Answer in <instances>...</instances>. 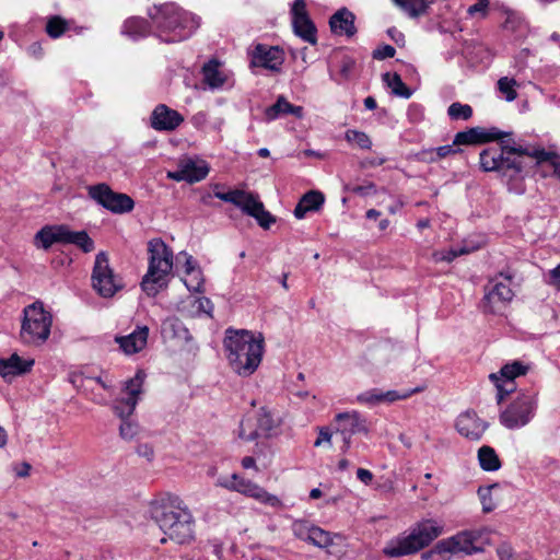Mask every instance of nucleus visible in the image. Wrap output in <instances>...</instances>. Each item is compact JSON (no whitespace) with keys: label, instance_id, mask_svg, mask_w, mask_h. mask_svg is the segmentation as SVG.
Segmentation results:
<instances>
[{"label":"nucleus","instance_id":"obj_1","mask_svg":"<svg viewBox=\"0 0 560 560\" xmlns=\"http://www.w3.org/2000/svg\"><path fill=\"white\" fill-rule=\"evenodd\" d=\"M150 514L167 539L178 544H190L195 539V520L188 506L173 492H160L150 503Z\"/></svg>","mask_w":560,"mask_h":560},{"label":"nucleus","instance_id":"obj_2","mask_svg":"<svg viewBox=\"0 0 560 560\" xmlns=\"http://www.w3.org/2000/svg\"><path fill=\"white\" fill-rule=\"evenodd\" d=\"M223 347L231 369L240 376L253 375L261 363L265 339L246 329L228 328Z\"/></svg>","mask_w":560,"mask_h":560},{"label":"nucleus","instance_id":"obj_3","mask_svg":"<svg viewBox=\"0 0 560 560\" xmlns=\"http://www.w3.org/2000/svg\"><path fill=\"white\" fill-rule=\"evenodd\" d=\"M148 15L155 35L165 43H178L188 39L200 26V18L175 2L154 4Z\"/></svg>","mask_w":560,"mask_h":560},{"label":"nucleus","instance_id":"obj_4","mask_svg":"<svg viewBox=\"0 0 560 560\" xmlns=\"http://www.w3.org/2000/svg\"><path fill=\"white\" fill-rule=\"evenodd\" d=\"M528 153V147L502 140L499 145L489 147L480 152V166L485 172H497L502 177L516 179L525 172V158Z\"/></svg>","mask_w":560,"mask_h":560},{"label":"nucleus","instance_id":"obj_5","mask_svg":"<svg viewBox=\"0 0 560 560\" xmlns=\"http://www.w3.org/2000/svg\"><path fill=\"white\" fill-rule=\"evenodd\" d=\"M149 267L141 288L149 296H155L166 285V277L173 269V250L161 238L148 243Z\"/></svg>","mask_w":560,"mask_h":560},{"label":"nucleus","instance_id":"obj_6","mask_svg":"<svg viewBox=\"0 0 560 560\" xmlns=\"http://www.w3.org/2000/svg\"><path fill=\"white\" fill-rule=\"evenodd\" d=\"M443 533V527L433 520L417 523L406 536L390 540L383 552L390 558L412 555L429 546Z\"/></svg>","mask_w":560,"mask_h":560},{"label":"nucleus","instance_id":"obj_7","mask_svg":"<svg viewBox=\"0 0 560 560\" xmlns=\"http://www.w3.org/2000/svg\"><path fill=\"white\" fill-rule=\"evenodd\" d=\"M487 529L463 530L456 535L439 540L434 547L422 553L424 560H447V555H472L482 551L479 540L487 535Z\"/></svg>","mask_w":560,"mask_h":560},{"label":"nucleus","instance_id":"obj_8","mask_svg":"<svg viewBox=\"0 0 560 560\" xmlns=\"http://www.w3.org/2000/svg\"><path fill=\"white\" fill-rule=\"evenodd\" d=\"M51 325V314L36 301L23 310L20 338L24 345L40 346L49 338Z\"/></svg>","mask_w":560,"mask_h":560},{"label":"nucleus","instance_id":"obj_9","mask_svg":"<svg viewBox=\"0 0 560 560\" xmlns=\"http://www.w3.org/2000/svg\"><path fill=\"white\" fill-rule=\"evenodd\" d=\"M144 377V372L138 371L132 378L128 380L124 387L126 397L116 401L113 407L114 412L121 419L119 435L124 440H132L138 433V423L129 420V417L133 413L139 395L142 393Z\"/></svg>","mask_w":560,"mask_h":560},{"label":"nucleus","instance_id":"obj_10","mask_svg":"<svg viewBox=\"0 0 560 560\" xmlns=\"http://www.w3.org/2000/svg\"><path fill=\"white\" fill-rule=\"evenodd\" d=\"M220 187L219 184L214 185L215 198L236 206L244 213L253 217L262 229L268 230L276 222V217L265 209L256 195L241 189L224 192L219 190Z\"/></svg>","mask_w":560,"mask_h":560},{"label":"nucleus","instance_id":"obj_11","mask_svg":"<svg viewBox=\"0 0 560 560\" xmlns=\"http://www.w3.org/2000/svg\"><path fill=\"white\" fill-rule=\"evenodd\" d=\"M279 427L280 419L267 407H261L255 419L247 417L241 421L238 436L248 442L258 438L268 439L277 434Z\"/></svg>","mask_w":560,"mask_h":560},{"label":"nucleus","instance_id":"obj_12","mask_svg":"<svg viewBox=\"0 0 560 560\" xmlns=\"http://www.w3.org/2000/svg\"><path fill=\"white\" fill-rule=\"evenodd\" d=\"M92 287L102 298H112L124 288L121 279L109 266L108 255L100 252L95 256L92 271Z\"/></svg>","mask_w":560,"mask_h":560},{"label":"nucleus","instance_id":"obj_13","mask_svg":"<svg viewBox=\"0 0 560 560\" xmlns=\"http://www.w3.org/2000/svg\"><path fill=\"white\" fill-rule=\"evenodd\" d=\"M537 409V399L534 395H518L500 413V422L508 429L514 430L525 427L534 418Z\"/></svg>","mask_w":560,"mask_h":560},{"label":"nucleus","instance_id":"obj_14","mask_svg":"<svg viewBox=\"0 0 560 560\" xmlns=\"http://www.w3.org/2000/svg\"><path fill=\"white\" fill-rule=\"evenodd\" d=\"M88 194L91 199L113 213H128L135 208V201L130 196L114 191L105 183L89 186Z\"/></svg>","mask_w":560,"mask_h":560},{"label":"nucleus","instance_id":"obj_15","mask_svg":"<svg viewBox=\"0 0 560 560\" xmlns=\"http://www.w3.org/2000/svg\"><path fill=\"white\" fill-rule=\"evenodd\" d=\"M292 532L296 538L318 548L327 549L329 553H332L329 548L335 545L334 540L341 539L340 535H331L329 532L324 530L306 520L295 521L292 524Z\"/></svg>","mask_w":560,"mask_h":560},{"label":"nucleus","instance_id":"obj_16","mask_svg":"<svg viewBox=\"0 0 560 560\" xmlns=\"http://www.w3.org/2000/svg\"><path fill=\"white\" fill-rule=\"evenodd\" d=\"M291 16L294 34L304 42L315 45L317 43V28L306 11L305 0H294Z\"/></svg>","mask_w":560,"mask_h":560},{"label":"nucleus","instance_id":"obj_17","mask_svg":"<svg viewBox=\"0 0 560 560\" xmlns=\"http://www.w3.org/2000/svg\"><path fill=\"white\" fill-rule=\"evenodd\" d=\"M528 368L522 362L514 361L508 363L500 370V376L495 373L489 375L498 389L497 400L501 404L506 395L513 392V380L517 376L526 374Z\"/></svg>","mask_w":560,"mask_h":560},{"label":"nucleus","instance_id":"obj_18","mask_svg":"<svg viewBox=\"0 0 560 560\" xmlns=\"http://www.w3.org/2000/svg\"><path fill=\"white\" fill-rule=\"evenodd\" d=\"M500 277L504 278L508 283L502 281H495L485 295V311L489 313L500 312V306L511 302L514 292L510 288V282L513 279V275L509 271L500 272Z\"/></svg>","mask_w":560,"mask_h":560},{"label":"nucleus","instance_id":"obj_19","mask_svg":"<svg viewBox=\"0 0 560 560\" xmlns=\"http://www.w3.org/2000/svg\"><path fill=\"white\" fill-rule=\"evenodd\" d=\"M253 67L279 72L284 61L283 51L278 46L257 44L250 52Z\"/></svg>","mask_w":560,"mask_h":560},{"label":"nucleus","instance_id":"obj_20","mask_svg":"<svg viewBox=\"0 0 560 560\" xmlns=\"http://www.w3.org/2000/svg\"><path fill=\"white\" fill-rule=\"evenodd\" d=\"M335 421L337 432L342 435L345 447L350 446V440L353 434L368 433L366 420L358 412H340L336 415Z\"/></svg>","mask_w":560,"mask_h":560},{"label":"nucleus","instance_id":"obj_21","mask_svg":"<svg viewBox=\"0 0 560 560\" xmlns=\"http://www.w3.org/2000/svg\"><path fill=\"white\" fill-rule=\"evenodd\" d=\"M510 135L511 133L503 132L498 128H490L488 131H485L480 127H472L457 132L454 137V145L459 148L460 145L480 144L488 141L501 140Z\"/></svg>","mask_w":560,"mask_h":560},{"label":"nucleus","instance_id":"obj_22","mask_svg":"<svg viewBox=\"0 0 560 560\" xmlns=\"http://www.w3.org/2000/svg\"><path fill=\"white\" fill-rule=\"evenodd\" d=\"M455 427L462 436L470 441H479L488 429V423L474 410H467L457 417Z\"/></svg>","mask_w":560,"mask_h":560},{"label":"nucleus","instance_id":"obj_23","mask_svg":"<svg viewBox=\"0 0 560 560\" xmlns=\"http://www.w3.org/2000/svg\"><path fill=\"white\" fill-rule=\"evenodd\" d=\"M183 121V115L165 104L156 105L150 116V125L156 131H173Z\"/></svg>","mask_w":560,"mask_h":560},{"label":"nucleus","instance_id":"obj_24","mask_svg":"<svg viewBox=\"0 0 560 560\" xmlns=\"http://www.w3.org/2000/svg\"><path fill=\"white\" fill-rule=\"evenodd\" d=\"M355 15L347 8L336 11L329 19L330 31L336 35L352 37L357 33Z\"/></svg>","mask_w":560,"mask_h":560},{"label":"nucleus","instance_id":"obj_25","mask_svg":"<svg viewBox=\"0 0 560 560\" xmlns=\"http://www.w3.org/2000/svg\"><path fill=\"white\" fill-rule=\"evenodd\" d=\"M161 335L164 340H175L179 343H188L192 340L189 329L175 316L167 317L162 322Z\"/></svg>","mask_w":560,"mask_h":560},{"label":"nucleus","instance_id":"obj_26","mask_svg":"<svg viewBox=\"0 0 560 560\" xmlns=\"http://www.w3.org/2000/svg\"><path fill=\"white\" fill-rule=\"evenodd\" d=\"M149 328L147 326H138L131 334L116 337L115 340L124 353L135 354L147 346Z\"/></svg>","mask_w":560,"mask_h":560},{"label":"nucleus","instance_id":"obj_27","mask_svg":"<svg viewBox=\"0 0 560 560\" xmlns=\"http://www.w3.org/2000/svg\"><path fill=\"white\" fill-rule=\"evenodd\" d=\"M527 158L536 160V164L541 168L545 176L551 175L560 179V155L547 152L544 149L529 148Z\"/></svg>","mask_w":560,"mask_h":560},{"label":"nucleus","instance_id":"obj_28","mask_svg":"<svg viewBox=\"0 0 560 560\" xmlns=\"http://www.w3.org/2000/svg\"><path fill=\"white\" fill-rule=\"evenodd\" d=\"M33 364V360H23L13 353L9 359H0V375L4 380H10L31 371Z\"/></svg>","mask_w":560,"mask_h":560},{"label":"nucleus","instance_id":"obj_29","mask_svg":"<svg viewBox=\"0 0 560 560\" xmlns=\"http://www.w3.org/2000/svg\"><path fill=\"white\" fill-rule=\"evenodd\" d=\"M68 226L46 225L42 228L35 235V240L40 242L44 249L50 248L55 243L66 244Z\"/></svg>","mask_w":560,"mask_h":560},{"label":"nucleus","instance_id":"obj_30","mask_svg":"<svg viewBox=\"0 0 560 560\" xmlns=\"http://www.w3.org/2000/svg\"><path fill=\"white\" fill-rule=\"evenodd\" d=\"M325 202V196L318 190H310L302 196L294 208V217L303 219L307 212L318 211Z\"/></svg>","mask_w":560,"mask_h":560},{"label":"nucleus","instance_id":"obj_31","mask_svg":"<svg viewBox=\"0 0 560 560\" xmlns=\"http://www.w3.org/2000/svg\"><path fill=\"white\" fill-rule=\"evenodd\" d=\"M289 114L295 116L296 118H302L304 115V109L302 106H296L288 102L283 95H280L277 98V102L273 105L267 107L265 110V117L269 121L277 119L280 115Z\"/></svg>","mask_w":560,"mask_h":560},{"label":"nucleus","instance_id":"obj_32","mask_svg":"<svg viewBox=\"0 0 560 560\" xmlns=\"http://www.w3.org/2000/svg\"><path fill=\"white\" fill-rule=\"evenodd\" d=\"M393 2L410 19H418L430 12L434 0H393Z\"/></svg>","mask_w":560,"mask_h":560},{"label":"nucleus","instance_id":"obj_33","mask_svg":"<svg viewBox=\"0 0 560 560\" xmlns=\"http://www.w3.org/2000/svg\"><path fill=\"white\" fill-rule=\"evenodd\" d=\"M122 33L131 39L137 40L149 35L150 26L144 19L131 18L124 23Z\"/></svg>","mask_w":560,"mask_h":560},{"label":"nucleus","instance_id":"obj_34","mask_svg":"<svg viewBox=\"0 0 560 560\" xmlns=\"http://www.w3.org/2000/svg\"><path fill=\"white\" fill-rule=\"evenodd\" d=\"M184 170L187 171L189 177L187 178V183H197L206 178L209 173V166L206 162H196L189 158L180 161Z\"/></svg>","mask_w":560,"mask_h":560},{"label":"nucleus","instance_id":"obj_35","mask_svg":"<svg viewBox=\"0 0 560 560\" xmlns=\"http://www.w3.org/2000/svg\"><path fill=\"white\" fill-rule=\"evenodd\" d=\"M478 460L480 467L486 471H495L501 466V462L495 451L488 445H483L478 450Z\"/></svg>","mask_w":560,"mask_h":560},{"label":"nucleus","instance_id":"obj_36","mask_svg":"<svg viewBox=\"0 0 560 560\" xmlns=\"http://www.w3.org/2000/svg\"><path fill=\"white\" fill-rule=\"evenodd\" d=\"M66 244H73L82 249L83 253H91L94 250V241L89 236L85 231H71L68 228Z\"/></svg>","mask_w":560,"mask_h":560},{"label":"nucleus","instance_id":"obj_37","mask_svg":"<svg viewBox=\"0 0 560 560\" xmlns=\"http://www.w3.org/2000/svg\"><path fill=\"white\" fill-rule=\"evenodd\" d=\"M218 67L217 61H209L202 68L203 80L211 89H219L225 82V77L219 71Z\"/></svg>","mask_w":560,"mask_h":560},{"label":"nucleus","instance_id":"obj_38","mask_svg":"<svg viewBox=\"0 0 560 560\" xmlns=\"http://www.w3.org/2000/svg\"><path fill=\"white\" fill-rule=\"evenodd\" d=\"M383 81L392 89L393 94L396 96L409 98L412 94L398 73L390 74L386 72L383 74Z\"/></svg>","mask_w":560,"mask_h":560},{"label":"nucleus","instance_id":"obj_39","mask_svg":"<svg viewBox=\"0 0 560 560\" xmlns=\"http://www.w3.org/2000/svg\"><path fill=\"white\" fill-rule=\"evenodd\" d=\"M68 22L60 15H52L47 20L45 31L50 38H59L68 31Z\"/></svg>","mask_w":560,"mask_h":560},{"label":"nucleus","instance_id":"obj_40","mask_svg":"<svg viewBox=\"0 0 560 560\" xmlns=\"http://www.w3.org/2000/svg\"><path fill=\"white\" fill-rule=\"evenodd\" d=\"M447 115L452 120H468L472 116V108L468 104L454 102L448 106Z\"/></svg>","mask_w":560,"mask_h":560},{"label":"nucleus","instance_id":"obj_41","mask_svg":"<svg viewBox=\"0 0 560 560\" xmlns=\"http://www.w3.org/2000/svg\"><path fill=\"white\" fill-rule=\"evenodd\" d=\"M245 494L249 493L254 500L258 503L265 505L266 508H270L273 511H277L282 508V501L275 494L270 492H244Z\"/></svg>","mask_w":560,"mask_h":560},{"label":"nucleus","instance_id":"obj_42","mask_svg":"<svg viewBox=\"0 0 560 560\" xmlns=\"http://www.w3.org/2000/svg\"><path fill=\"white\" fill-rule=\"evenodd\" d=\"M345 138L348 142L355 143L361 149H370L372 145L370 137L363 131L349 129L346 131Z\"/></svg>","mask_w":560,"mask_h":560},{"label":"nucleus","instance_id":"obj_43","mask_svg":"<svg viewBox=\"0 0 560 560\" xmlns=\"http://www.w3.org/2000/svg\"><path fill=\"white\" fill-rule=\"evenodd\" d=\"M516 85L517 82L508 77H502L498 81V89L502 94H504L508 102H512L517 97V93L515 91Z\"/></svg>","mask_w":560,"mask_h":560},{"label":"nucleus","instance_id":"obj_44","mask_svg":"<svg viewBox=\"0 0 560 560\" xmlns=\"http://www.w3.org/2000/svg\"><path fill=\"white\" fill-rule=\"evenodd\" d=\"M480 494V502L482 504V511L490 513L497 508L501 506V500L499 492H478Z\"/></svg>","mask_w":560,"mask_h":560},{"label":"nucleus","instance_id":"obj_45","mask_svg":"<svg viewBox=\"0 0 560 560\" xmlns=\"http://www.w3.org/2000/svg\"><path fill=\"white\" fill-rule=\"evenodd\" d=\"M419 388H413L410 390L397 392V390H388L386 393L381 392V401L393 402L399 399H406L410 397L412 394L418 393Z\"/></svg>","mask_w":560,"mask_h":560},{"label":"nucleus","instance_id":"obj_46","mask_svg":"<svg viewBox=\"0 0 560 560\" xmlns=\"http://www.w3.org/2000/svg\"><path fill=\"white\" fill-rule=\"evenodd\" d=\"M395 54H396V49L393 46L382 45L373 51L372 56L374 59L384 60L387 58H393L395 56Z\"/></svg>","mask_w":560,"mask_h":560},{"label":"nucleus","instance_id":"obj_47","mask_svg":"<svg viewBox=\"0 0 560 560\" xmlns=\"http://www.w3.org/2000/svg\"><path fill=\"white\" fill-rule=\"evenodd\" d=\"M467 250L465 248H460L459 250H448L447 253H435L434 259L435 261H446L451 262L459 255L466 254Z\"/></svg>","mask_w":560,"mask_h":560},{"label":"nucleus","instance_id":"obj_48","mask_svg":"<svg viewBox=\"0 0 560 560\" xmlns=\"http://www.w3.org/2000/svg\"><path fill=\"white\" fill-rule=\"evenodd\" d=\"M191 279L185 280V285L190 292H200L202 288V279L200 277V271L197 270L195 273L190 275Z\"/></svg>","mask_w":560,"mask_h":560},{"label":"nucleus","instance_id":"obj_49","mask_svg":"<svg viewBox=\"0 0 560 560\" xmlns=\"http://www.w3.org/2000/svg\"><path fill=\"white\" fill-rule=\"evenodd\" d=\"M357 399L360 402L376 404L381 401V392L377 389L365 392L360 394Z\"/></svg>","mask_w":560,"mask_h":560},{"label":"nucleus","instance_id":"obj_50","mask_svg":"<svg viewBox=\"0 0 560 560\" xmlns=\"http://www.w3.org/2000/svg\"><path fill=\"white\" fill-rule=\"evenodd\" d=\"M436 155L439 159H444L451 154H456L462 152L460 148H457L454 145V142L452 144L441 145L435 149Z\"/></svg>","mask_w":560,"mask_h":560},{"label":"nucleus","instance_id":"obj_51","mask_svg":"<svg viewBox=\"0 0 560 560\" xmlns=\"http://www.w3.org/2000/svg\"><path fill=\"white\" fill-rule=\"evenodd\" d=\"M139 456L144 457L148 462H152L154 458V450L152 445L148 443L139 444L136 448Z\"/></svg>","mask_w":560,"mask_h":560},{"label":"nucleus","instance_id":"obj_52","mask_svg":"<svg viewBox=\"0 0 560 560\" xmlns=\"http://www.w3.org/2000/svg\"><path fill=\"white\" fill-rule=\"evenodd\" d=\"M489 0H477L475 4L468 8L467 13L469 15H474L475 13L480 12L482 15H486Z\"/></svg>","mask_w":560,"mask_h":560},{"label":"nucleus","instance_id":"obj_53","mask_svg":"<svg viewBox=\"0 0 560 560\" xmlns=\"http://www.w3.org/2000/svg\"><path fill=\"white\" fill-rule=\"evenodd\" d=\"M167 177L176 182H187L189 175L187 171L183 168L182 162H179L178 168L174 172H168Z\"/></svg>","mask_w":560,"mask_h":560},{"label":"nucleus","instance_id":"obj_54","mask_svg":"<svg viewBox=\"0 0 560 560\" xmlns=\"http://www.w3.org/2000/svg\"><path fill=\"white\" fill-rule=\"evenodd\" d=\"M497 555L500 560H510L513 556V549L509 544H501L497 548Z\"/></svg>","mask_w":560,"mask_h":560},{"label":"nucleus","instance_id":"obj_55","mask_svg":"<svg viewBox=\"0 0 560 560\" xmlns=\"http://www.w3.org/2000/svg\"><path fill=\"white\" fill-rule=\"evenodd\" d=\"M330 440H331V432L329 431L328 428H322L319 430V433H318V436L314 443V446H320L323 443H329L330 444Z\"/></svg>","mask_w":560,"mask_h":560},{"label":"nucleus","instance_id":"obj_56","mask_svg":"<svg viewBox=\"0 0 560 560\" xmlns=\"http://www.w3.org/2000/svg\"><path fill=\"white\" fill-rule=\"evenodd\" d=\"M196 303L198 304L197 308L203 313L211 314L213 308L212 302L208 298H198L196 299Z\"/></svg>","mask_w":560,"mask_h":560},{"label":"nucleus","instance_id":"obj_57","mask_svg":"<svg viewBox=\"0 0 560 560\" xmlns=\"http://www.w3.org/2000/svg\"><path fill=\"white\" fill-rule=\"evenodd\" d=\"M357 478L364 485L369 486L373 479V474L364 468H358Z\"/></svg>","mask_w":560,"mask_h":560},{"label":"nucleus","instance_id":"obj_58","mask_svg":"<svg viewBox=\"0 0 560 560\" xmlns=\"http://www.w3.org/2000/svg\"><path fill=\"white\" fill-rule=\"evenodd\" d=\"M549 283L560 290V265L549 271Z\"/></svg>","mask_w":560,"mask_h":560},{"label":"nucleus","instance_id":"obj_59","mask_svg":"<svg viewBox=\"0 0 560 560\" xmlns=\"http://www.w3.org/2000/svg\"><path fill=\"white\" fill-rule=\"evenodd\" d=\"M385 162H386V158H384V156H373V158L365 159L362 162V165L364 167H368V166L375 167V166L383 165Z\"/></svg>","mask_w":560,"mask_h":560},{"label":"nucleus","instance_id":"obj_60","mask_svg":"<svg viewBox=\"0 0 560 560\" xmlns=\"http://www.w3.org/2000/svg\"><path fill=\"white\" fill-rule=\"evenodd\" d=\"M387 34L397 44L399 42H402L405 38L404 34L401 32H399L396 27L388 28Z\"/></svg>","mask_w":560,"mask_h":560},{"label":"nucleus","instance_id":"obj_61","mask_svg":"<svg viewBox=\"0 0 560 560\" xmlns=\"http://www.w3.org/2000/svg\"><path fill=\"white\" fill-rule=\"evenodd\" d=\"M195 271H197V269L195 268V260L192 259L191 256H189L187 257L185 262V272L187 275H192L195 273Z\"/></svg>","mask_w":560,"mask_h":560},{"label":"nucleus","instance_id":"obj_62","mask_svg":"<svg viewBox=\"0 0 560 560\" xmlns=\"http://www.w3.org/2000/svg\"><path fill=\"white\" fill-rule=\"evenodd\" d=\"M352 67H353V61L345 60L342 66H341V69H340L341 74L345 78H347L349 75V72L351 71Z\"/></svg>","mask_w":560,"mask_h":560},{"label":"nucleus","instance_id":"obj_63","mask_svg":"<svg viewBox=\"0 0 560 560\" xmlns=\"http://www.w3.org/2000/svg\"><path fill=\"white\" fill-rule=\"evenodd\" d=\"M364 106L366 109L369 110H373L377 107V103H376V100L373 97V96H368L365 100H364Z\"/></svg>","mask_w":560,"mask_h":560},{"label":"nucleus","instance_id":"obj_64","mask_svg":"<svg viewBox=\"0 0 560 560\" xmlns=\"http://www.w3.org/2000/svg\"><path fill=\"white\" fill-rule=\"evenodd\" d=\"M242 466L246 469L253 468L255 466V459L254 457L246 456L242 459Z\"/></svg>","mask_w":560,"mask_h":560}]
</instances>
